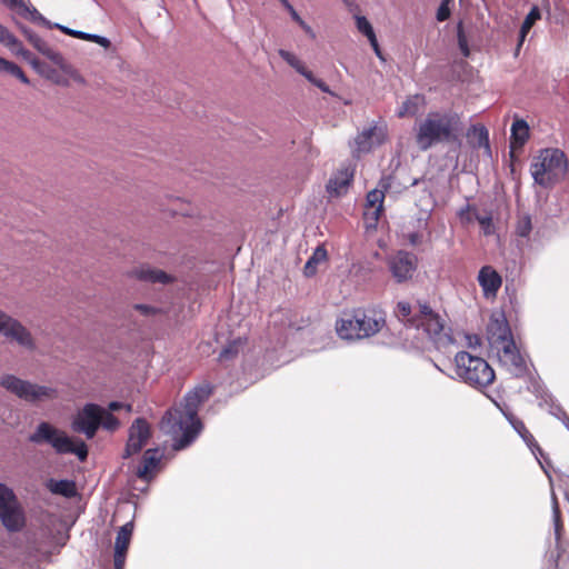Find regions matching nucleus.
Wrapping results in <instances>:
<instances>
[{"label": "nucleus", "mask_w": 569, "mask_h": 569, "mask_svg": "<svg viewBox=\"0 0 569 569\" xmlns=\"http://www.w3.org/2000/svg\"><path fill=\"white\" fill-rule=\"evenodd\" d=\"M212 388L202 383L189 391L183 401L163 416L160 428L173 438V449L182 450L199 436L202 425L198 417L200 406L210 397Z\"/></svg>", "instance_id": "obj_1"}, {"label": "nucleus", "mask_w": 569, "mask_h": 569, "mask_svg": "<svg viewBox=\"0 0 569 569\" xmlns=\"http://www.w3.org/2000/svg\"><path fill=\"white\" fill-rule=\"evenodd\" d=\"M461 130L457 113L431 111L416 127V143L427 151L437 143L457 141Z\"/></svg>", "instance_id": "obj_2"}, {"label": "nucleus", "mask_w": 569, "mask_h": 569, "mask_svg": "<svg viewBox=\"0 0 569 569\" xmlns=\"http://www.w3.org/2000/svg\"><path fill=\"white\" fill-rule=\"evenodd\" d=\"M386 325L385 312L377 309L357 310L345 315L336 323L338 336L343 340H360L379 332Z\"/></svg>", "instance_id": "obj_3"}, {"label": "nucleus", "mask_w": 569, "mask_h": 569, "mask_svg": "<svg viewBox=\"0 0 569 569\" xmlns=\"http://www.w3.org/2000/svg\"><path fill=\"white\" fill-rule=\"evenodd\" d=\"M29 441L34 445H50L59 455L73 453L80 461L88 457V447L82 440L73 441L66 431L47 421L38 423L29 436Z\"/></svg>", "instance_id": "obj_4"}, {"label": "nucleus", "mask_w": 569, "mask_h": 569, "mask_svg": "<svg viewBox=\"0 0 569 569\" xmlns=\"http://www.w3.org/2000/svg\"><path fill=\"white\" fill-rule=\"evenodd\" d=\"M568 160L563 151L548 148L540 151L530 166V172L536 183L541 187H551L566 177Z\"/></svg>", "instance_id": "obj_5"}, {"label": "nucleus", "mask_w": 569, "mask_h": 569, "mask_svg": "<svg viewBox=\"0 0 569 569\" xmlns=\"http://www.w3.org/2000/svg\"><path fill=\"white\" fill-rule=\"evenodd\" d=\"M0 387L18 399L33 406L54 400L58 397L56 388L24 380L11 373H4L0 377Z\"/></svg>", "instance_id": "obj_6"}, {"label": "nucleus", "mask_w": 569, "mask_h": 569, "mask_svg": "<svg viewBox=\"0 0 569 569\" xmlns=\"http://www.w3.org/2000/svg\"><path fill=\"white\" fill-rule=\"evenodd\" d=\"M456 373L467 385L482 389L495 380V371L489 363L467 351H460L455 357Z\"/></svg>", "instance_id": "obj_7"}, {"label": "nucleus", "mask_w": 569, "mask_h": 569, "mask_svg": "<svg viewBox=\"0 0 569 569\" xmlns=\"http://www.w3.org/2000/svg\"><path fill=\"white\" fill-rule=\"evenodd\" d=\"M416 329L422 328L427 337L438 348H447L455 343V339L446 328L443 319L432 311L428 305L419 303V319Z\"/></svg>", "instance_id": "obj_8"}, {"label": "nucleus", "mask_w": 569, "mask_h": 569, "mask_svg": "<svg viewBox=\"0 0 569 569\" xmlns=\"http://www.w3.org/2000/svg\"><path fill=\"white\" fill-rule=\"evenodd\" d=\"M0 520L11 532L20 531L26 525V516L13 490L0 483Z\"/></svg>", "instance_id": "obj_9"}, {"label": "nucleus", "mask_w": 569, "mask_h": 569, "mask_svg": "<svg viewBox=\"0 0 569 569\" xmlns=\"http://www.w3.org/2000/svg\"><path fill=\"white\" fill-rule=\"evenodd\" d=\"M0 335L10 343H16L26 351L37 350V340L31 331L18 319L0 310Z\"/></svg>", "instance_id": "obj_10"}, {"label": "nucleus", "mask_w": 569, "mask_h": 569, "mask_svg": "<svg viewBox=\"0 0 569 569\" xmlns=\"http://www.w3.org/2000/svg\"><path fill=\"white\" fill-rule=\"evenodd\" d=\"M0 335L10 343H16L26 351L37 350V340L31 331L18 319L0 310Z\"/></svg>", "instance_id": "obj_11"}, {"label": "nucleus", "mask_w": 569, "mask_h": 569, "mask_svg": "<svg viewBox=\"0 0 569 569\" xmlns=\"http://www.w3.org/2000/svg\"><path fill=\"white\" fill-rule=\"evenodd\" d=\"M0 2L10 11L26 20L47 26L49 28H57L63 33L78 39H86L87 32L73 30L59 23L51 24L50 21H48L33 6L24 0H0Z\"/></svg>", "instance_id": "obj_12"}, {"label": "nucleus", "mask_w": 569, "mask_h": 569, "mask_svg": "<svg viewBox=\"0 0 569 569\" xmlns=\"http://www.w3.org/2000/svg\"><path fill=\"white\" fill-rule=\"evenodd\" d=\"M396 177H382L379 181L378 188L368 192L366 198V209L363 212L365 220L369 227H375L383 211V200L386 192L392 188Z\"/></svg>", "instance_id": "obj_13"}, {"label": "nucleus", "mask_w": 569, "mask_h": 569, "mask_svg": "<svg viewBox=\"0 0 569 569\" xmlns=\"http://www.w3.org/2000/svg\"><path fill=\"white\" fill-rule=\"evenodd\" d=\"M103 419V408L96 403H87L73 418L71 427L73 431L83 433L87 439H92Z\"/></svg>", "instance_id": "obj_14"}, {"label": "nucleus", "mask_w": 569, "mask_h": 569, "mask_svg": "<svg viewBox=\"0 0 569 569\" xmlns=\"http://www.w3.org/2000/svg\"><path fill=\"white\" fill-rule=\"evenodd\" d=\"M151 436L150 426L143 418H137L129 428V438L123 458H129L146 446Z\"/></svg>", "instance_id": "obj_15"}, {"label": "nucleus", "mask_w": 569, "mask_h": 569, "mask_svg": "<svg viewBox=\"0 0 569 569\" xmlns=\"http://www.w3.org/2000/svg\"><path fill=\"white\" fill-rule=\"evenodd\" d=\"M495 350L497 351L499 362L512 375L520 376L525 372V360L517 349L513 339L496 347Z\"/></svg>", "instance_id": "obj_16"}, {"label": "nucleus", "mask_w": 569, "mask_h": 569, "mask_svg": "<svg viewBox=\"0 0 569 569\" xmlns=\"http://www.w3.org/2000/svg\"><path fill=\"white\" fill-rule=\"evenodd\" d=\"M388 264L396 281L403 282L412 277L417 267V258L413 253L399 251L389 259Z\"/></svg>", "instance_id": "obj_17"}, {"label": "nucleus", "mask_w": 569, "mask_h": 569, "mask_svg": "<svg viewBox=\"0 0 569 569\" xmlns=\"http://www.w3.org/2000/svg\"><path fill=\"white\" fill-rule=\"evenodd\" d=\"M487 336L492 349L512 340L511 330L503 315H493L487 326Z\"/></svg>", "instance_id": "obj_18"}, {"label": "nucleus", "mask_w": 569, "mask_h": 569, "mask_svg": "<svg viewBox=\"0 0 569 569\" xmlns=\"http://www.w3.org/2000/svg\"><path fill=\"white\" fill-rule=\"evenodd\" d=\"M386 132L382 127L372 126L362 130L355 139L353 152L359 157L361 153H368L375 146L383 142Z\"/></svg>", "instance_id": "obj_19"}, {"label": "nucleus", "mask_w": 569, "mask_h": 569, "mask_svg": "<svg viewBox=\"0 0 569 569\" xmlns=\"http://www.w3.org/2000/svg\"><path fill=\"white\" fill-rule=\"evenodd\" d=\"M133 531V522L129 521L121 526L117 532L114 541V569H123L127 551L130 545V540Z\"/></svg>", "instance_id": "obj_20"}, {"label": "nucleus", "mask_w": 569, "mask_h": 569, "mask_svg": "<svg viewBox=\"0 0 569 569\" xmlns=\"http://www.w3.org/2000/svg\"><path fill=\"white\" fill-rule=\"evenodd\" d=\"M477 280L486 299H495L497 297L502 284V278L491 266H483L479 270Z\"/></svg>", "instance_id": "obj_21"}, {"label": "nucleus", "mask_w": 569, "mask_h": 569, "mask_svg": "<svg viewBox=\"0 0 569 569\" xmlns=\"http://www.w3.org/2000/svg\"><path fill=\"white\" fill-rule=\"evenodd\" d=\"M353 174L355 170L350 167L338 170L329 179L326 186L327 192L332 197H340L345 194L353 180Z\"/></svg>", "instance_id": "obj_22"}, {"label": "nucleus", "mask_w": 569, "mask_h": 569, "mask_svg": "<svg viewBox=\"0 0 569 569\" xmlns=\"http://www.w3.org/2000/svg\"><path fill=\"white\" fill-rule=\"evenodd\" d=\"M130 274L141 281L151 283H169L172 281V277L162 270L154 269L148 266H141L134 268Z\"/></svg>", "instance_id": "obj_23"}, {"label": "nucleus", "mask_w": 569, "mask_h": 569, "mask_svg": "<svg viewBox=\"0 0 569 569\" xmlns=\"http://www.w3.org/2000/svg\"><path fill=\"white\" fill-rule=\"evenodd\" d=\"M529 138V126L523 119H516L511 126L512 149H521Z\"/></svg>", "instance_id": "obj_24"}, {"label": "nucleus", "mask_w": 569, "mask_h": 569, "mask_svg": "<svg viewBox=\"0 0 569 569\" xmlns=\"http://www.w3.org/2000/svg\"><path fill=\"white\" fill-rule=\"evenodd\" d=\"M426 106V99L422 94H413L407 98L399 108L397 114L399 118L406 116H416Z\"/></svg>", "instance_id": "obj_25"}, {"label": "nucleus", "mask_w": 569, "mask_h": 569, "mask_svg": "<svg viewBox=\"0 0 569 569\" xmlns=\"http://www.w3.org/2000/svg\"><path fill=\"white\" fill-rule=\"evenodd\" d=\"M161 455L158 449H148L143 453L142 466L138 468L137 476L147 479L150 471L160 462Z\"/></svg>", "instance_id": "obj_26"}, {"label": "nucleus", "mask_w": 569, "mask_h": 569, "mask_svg": "<svg viewBox=\"0 0 569 569\" xmlns=\"http://www.w3.org/2000/svg\"><path fill=\"white\" fill-rule=\"evenodd\" d=\"M33 47L62 70H67L66 60L62 54L52 49L44 40L40 39Z\"/></svg>", "instance_id": "obj_27"}, {"label": "nucleus", "mask_w": 569, "mask_h": 569, "mask_svg": "<svg viewBox=\"0 0 569 569\" xmlns=\"http://www.w3.org/2000/svg\"><path fill=\"white\" fill-rule=\"evenodd\" d=\"M49 490L54 495H60L66 498L74 497L77 493L76 485L71 480H50L48 483Z\"/></svg>", "instance_id": "obj_28"}, {"label": "nucleus", "mask_w": 569, "mask_h": 569, "mask_svg": "<svg viewBox=\"0 0 569 569\" xmlns=\"http://www.w3.org/2000/svg\"><path fill=\"white\" fill-rule=\"evenodd\" d=\"M327 256L328 253L326 248L323 246H318L305 264V274L307 277L313 276L317 272L318 264L326 261Z\"/></svg>", "instance_id": "obj_29"}, {"label": "nucleus", "mask_w": 569, "mask_h": 569, "mask_svg": "<svg viewBox=\"0 0 569 569\" xmlns=\"http://www.w3.org/2000/svg\"><path fill=\"white\" fill-rule=\"evenodd\" d=\"M541 18V13H540V10L537 6H533L531 8V10L529 11V13L526 16L522 24H521V28H520V33H519V43H518V47H521V44L523 43L525 39H526V36L528 34V32L530 31V29L532 28V26Z\"/></svg>", "instance_id": "obj_30"}, {"label": "nucleus", "mask_w": 569, "mask_h": 569, "mask_svg": "<svg viewBox=\"0 0 569 569\" xmlns=\"http://www.w3.org/2000/svg\"><path fill=\"white\" fill-rule=\"evenodd\" d=\"M411 313L412 307L409 302H398L396 311V316L398 317V319L405 323L410 325L411 327H415L419 319V312L416 313L413 317H411Z\"/></svg>", "instance_id": "obj_31"}, {"label": "nucleus", "mask_w": 569, "mask_h": 569, "mask_svg": "<svg viewBox=\"0 0 569 569\" xmlns=\"http://www.w3.org/2000/svg\"><path fill=\"white\" fill-rule=\"evenodd\" d=\"M278 54L290 66L292 67L298 73L303 76L306 78V74H308L310 71L306 68L303 62L292 52L287 51L284 49H279Z\"/></svg>", "instance_id": "obj_32"}, {"label": "nucleus", "mask_w": 569, "mask_h": 569, "mask_svg": "<svg viewBox=\"0 0 569 569\" xmlns=\"http://www.w3.org/2000/svg\"><path fill=\"white\" fill-rule=\"evenodd\" d=\"M0 72H7L16 78H18L22 83L29 84V79L24 74L23 70L16 63L6 60L0 57Z\"/></svg>", "instance_id": "obj_33"}, {"label": "nucleus", "mask_w": 569, "mask_h": 569, "mask_svg": "<svg viewBox=\"0 0 569 569\" xmlns=\"http://www.w3.org/2000/svg\"><path fill=\"white\" fill-rule=\"evenodd\" d=\"M510 422L513 429L519 433V436L529 447L537 445L533 436L529 432V430L526 428L525 423L521 420L512 418L510 419Z\"/></svg>", "instance_id": "obj_34"}, {"label": "nucleus", "mask_w": 569, "mask_h": 569, "mask_svg": "<svg viewBox=\"0 0 569 569\" xmlns=\"http://www.w3.org/2000/svg\"><path fill=\"white\" fill-rule=\"evenodd\" d=\"M242 342L240 339L229 342L220 352V360H230L236 357L240 350Z\"/></svg>", "instance_id": "obj_35"}, {"label": "nucleus", "mask_w": 569, "mask_h": 569, "mask_svg": "<svg viewBox=\"0 0 569 569\" xmlns=\"http://www.w3.org/2000/svg\"><path fill=\"white\" fill-rule=\"evenodd\" d=\"M532 230V223L530 216H522L519 218L516 227V232L520 237H528Z\"/></svg>", "instance_id": "obj_36"}, {"label": "nucleus", "mask_w": 569, "mask_h": 569, "mask_svg": "<svg viewBox=\"0 0 569 569\" xmlns=\"http://www.w3.org/2000/svg\"><path fill=\"white\" fill-rule=\"evenodd\" d=\"M0 42L8 47L10 50H14V44H18V39L9 31V29L0 24Z\"/></svg>", "instance_id": "obj_37"}, {"label": "nucleus", "mask_w": 569, "mask_h": 569, "mask_svg": "<svg viewBox=\"0 0 569 569\" xmlns=\"http://www.w3.org/2000/svg\"><path fill=\"white\" fill-rule=\"evenodd\" d=\"M457 37H458V46H459V49H460L462 56L466 58L469 57L470 50H469L467 37L463 32L462 23L458 24Z\"/></svg>", "instance_id": "obj_38"}, {"label": "nucleus", "mask_w": 569, "mask_h": 569, "mask_svg": "<svg viewBox=\"0 0 569 569\" xmlns=\"http://www.w3.org/2000/svg\"><path fill=\"white\" fill-rule=\"evenodd\" d=\"M101 426L109 431H113L119 427V420L111 412L103 409Z\"/></svg>", "instance_id": "obj_39"}, {"label": "nucleus", "mask_w": 569, "mask_h": 569, "mask_svg": "<svg viewBox=\"0 0 569 569\" xmlns=\"http://www.w3.org/2000/svg\"><path fill=\"white\" fill-rule=\"evenodd\" d=\"M357 28L358 30L363 33L367 38H373L375 31L372 29V26L365 17H358L357 18Z\"/></svg>", "instance_id": "obj_40"}, {"label": "nucleus", "mask_w": 569, "mask_h": 569, "mask_svg": "<svg viewBox=\"0 0 569 569\" xmlns=\"http://www.w3.org/2000/svg\"><path fill=\"white\" fill-rule=\"evenodd\" d=\"M477 220L481 226L485 234L492 233V219L490 216H477Z\"/></svg>", "instance_id": "obj_41"}, {"label": "nucleus", "mask_w": 569, "mask_h": 569, "mask_svg": "<svg viewBox=\"0 0 569 569\" xmlns=\"http://www.w3.org/2000/svg\"><path fill=\"white\" fill-rule=\"evenodd\" d=\"M449 0H443L437 10V20L446 21L450 17Z\"/></svg>", "instance_id": "obj_42"}, {"label": "nucleus", "mask_w": 569, "mask_h": 569, "mask_svg": "<svg viewBox=\"0 0 569 569\" xmlns=\"http://www.w3.org/2000/svg\"><path fill=\"white\" fill-rule=\"evenodd\" d=\"M306 79L313 86L318 87L322 92H330L329 87L321 79L316 78L311 71L306 74Z\"/></svg>", "instance_id": "obj_43"}, {"label": "nucleus", "mask_w": 569, "mask_h": 569, "mask_svg": "<svg viewBox=\"0 0 569 569\" xmlns=\"http://www.w3.org/2000/svg\"><path fill=\"white\" fill-rule=\"evenodd\" d=\"M84 40L96 42L103 48H108L110 46V40L107 39L106 37L99 36V34L86 33Z\"/></svg>", "instance_id": "obj_44"}, {"label": "nucleus", "mask_w": 569, "mask_h": 569, "mask_svg": "<svg viewBox=\"0 0 569 569\" xmlns=\"http://www.w3.org/2000/svg\"><path fill=\"white\" fill-rule=\"evenodd\" d=\"M473 130L478 132L479 137V146H483L489 149V134L488 130L485 127H473Z\"/></svg>", "instance_id": "obj_45"}, {"label": "nucleus", "mask_w": 569, "mask_h": 569, "mask_svg": "<svg viewBox=\"0 0 569 569\" xmlns=\"http://www.w3.org/2000/svg\"><path fill=\"white\" fill-rule=\"evenodd\" d=\"M19 26V29L21 30V32L24 34V37L28 39V41L34 46L37 42H39V40L41 39L36 32H33L31 29L24 27V26H21V24H18Z\"/></svg>", "instance_id": "obj_46"}, {"label": "nucleus", "mask_w": 569, "mask_h": 569, "mask_svg": "<svg viewBox=\"0 0 569 569\" xmlns=\"http://www.w3.org/2000/svg\"><path fill=\"white\" fill-rule=\"evenodd\" d=\"M133 309L139 311L140 313H142L146 317L154 316L158 312V309H156L154 307L149 306V305H142V303L134 305Z\"/></svg>", "instance_id": "obj_47"}, {"label": "nucleus", "mask_w": 569, "mask_h": 569, "mask_svg": "<svg viewBox=\"0 0 569 569\" xmlns=\"http://www.w3.org/2000/svg\"><path fill=\"white\" fill-rule=\"evenodd\" d=\"M13 53H16L17 56L23 58L26 61H30V59L32 58V53L24 49L21 44V42L18 40V44H14V50H11Z\"/></svg>", "instance_id": "obj_48"}, {"label": "nucleus", "mask_w": 569, "mask_h": 569, "mask_svg": "<svg viewBox=\"0 0 569 569\" xmlns=\"http://www.w3.org/2000/svg\"><path fill=\"white\" fill-rule=\"evenodd\" d=\"M467 347L475 349L481 345V339L477 335H465Z\"/></svg>", "instance_id": "obj_49"}, {"label": "nucleus", "mask_w": 569, "mask_h": 569, "mask_svg": "<svg viewBox=\"0 0 569 569\" xmlns=\"http://www.w3.org/2000/svg\"><path fill=\"white\" fill-rule=\"evenodd\" d=\"M283 7L288 10V12L293 21H296L298 24L302 23V18L299 16V13L296 11V9L290 4V2Z\"/></svg>", "instance_id": "obj_50"}, {"label": "nucleus", "mask_w": 569, "mask_h": 569, "mask_svg": "<svg viewBox=\"0 0 569 569\" xmlns=\"http://www.w3.org/2000/svg\"><path fill=\"white\" fill-rule=\"evenodd\" d=\"M109 408V412L110 411H117V410H120L121 408H126L127 411H131V405H124L122 402H118V401H112L109 403L108 406Z\"/></svg>", "instance_id": "obj_51"}, {"label": "nucleus", "mask_w": 569, "mask_h": 569, "mask_svg": "<svg viewBox=\"0 0 569 569\" xmlns=\"http://www.w3.org/2000/svg\"><path fill=\"white\" fill-rule=\"evenodd\" d=\"M299 26L302 28V30L311 38V39H315L316 38V33L313 31V29L307 24L303 20H302V23H299Z\"/></svg>", "instance_id": "obj_52"}, {"label": "nucleus", "mask_w": 569, "mask_h": 569, "mask_svg": "<svg viewBox=\"0 0 569 569\" xmlns=\"http://www.w3.org/2000/svg\"><path fill=\"white\" fill-rule=\"evenodd\" d=\"M371 47L373 48L376 54L381 58V52H380V49H379V44H378V41H377V38H376V34L373 36V38H368Z\"/></svg>", "instance_id": "obj_53"}, {"label": "nucleus", "mask_w": 569, "mask_h": 569, "mask_svg": "<svg viewBox=\"0 0 569 569\" xmlns=\"http://www.w3.org/2000/svg\"><path fill=\"white\" fill-rule=\"evenodd\" d=\"M409 241H410L411 244H417V243L420 242V236L418 233H416V232L411 233L409 236Z\"/></svg>", "instance_id": "obj_54"}, {"label": "nucleus", "mask_w": 569, "mask_h": 569, "mask_svg": "<svg viewBox=\"0 0 569 569\" xmlns=\"http://www.w3.org/2000/svg\"><path fill=\"white\" fill-rule=\"evenodd\" d=\"M6 413H10V410L6 408H0V425L7 423V420L4 418Z\"/></svg>", "instance_id": "obj_55"}, {"label": "nucleus", "mask_w": 569, "mask_h": 569, "mask_svg": "<svg viewBox=\"0 0 569 569\" xmlns=\"http://www.w3.org/2000/svg\"><path fill=\"white\" fill-rule=\"evenodd\" d=\"M34 69H38L39 68V61L38 59L32 56V58L30 59V61H28Z\"/></svg>", "instance_id": "obj_56"}, {"label": "nucleus", "mask_w": 569, "mask_h": 569, "mask_svg": "<svg viewBox=\"0 0 569 569\" xmlns=\"http://www.w3.org/2000/svg\"><path fill=\"white\" fill-rule=\"evenodd\" d=\"M563 423L569 429V417H567L566 415H565Z\"/></svg>", "instance_id": "obj_57"}, {"label": "nucleus", "mask_w": 569, "mask_h": 569, "mask_svg": "<svg viewBox=\"0 0 569 569\" xmlns=\"http://www.w3.org/2000/svg\"><path fill=\"white\" fill-rule=\"evenodd\" d=\"M281 2L282 6H286L287 3H289L288 0H279Z\"/></svg>", "instance_id": "obj_58"}, {"label": "nucleus", "mask_w": 569, "mask_h": 569, "mask_svg": "<svg viewBox=\"0 0 569 569\" xmlns=\"http://www.w3.org/2000/svg\"><path fill=\"white\" fill-rule=\"evenodd\" d=\"M417 183H418V180H417V179H415V180L412 181L411 186H416Z\"/></svg>", "instance_id": "obj_59"}, {"label": "nucleus", "mask_w": 569, "mask_h": 569, "mask_svg": "<svg viewBox=\"0 0 569 569\" xmlns=\"http://www.w3.org/2000/svg\"><path fill=\"white\" fill-rule=\"evenodd\" d=\"M78 81L82 82L83 79L81 77L76 78Z\"/></svg>", "instance_id": "obj_60"}]
</instances>
